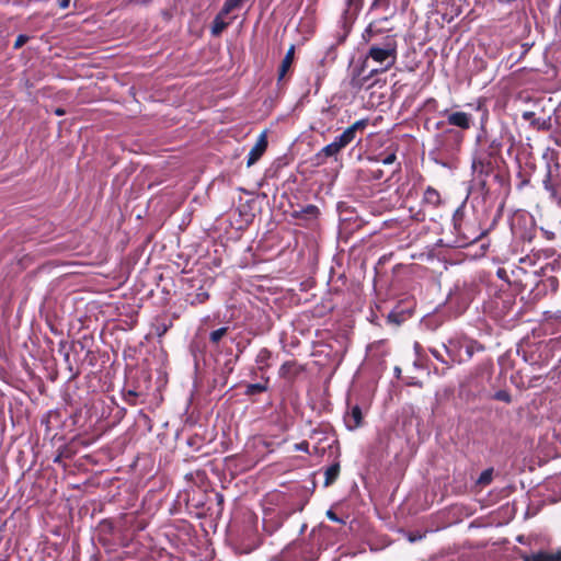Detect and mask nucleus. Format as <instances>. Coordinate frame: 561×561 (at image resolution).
<instances>
[{"label": "nucleus", "mask_w": 561, "mask_h": 561, "mask_svg": "<svg viewBox=\"0 0 561 561\" xmlns=\"http://www.w3.org/2000/svg\"><path fill=\"white\" fill-rule=\"evenodd\" d=\"M294 448H295V450H298V451L310 453L308 442H301V443L295 444Z\"/></svg>", "instance_id": "412c9836"}, {"label": "nucleus", "mask_w": 561, "mask_h": 561, "mask_svg": "<svg viewBox=\"0 0 561 561\" xmlns=\"http://www.w3.org/2000/svg\"><path fill=\"white\" fill-rule=\"evenodd\" d=\"M447 354L453 362L461 363L470 359L476 352L483 350V346L477 341H455L450 340L447 345H444Z\"/></svg>", "instance_id": "f03ea898"}, {"label": "nucleus", "mask_w": 561, "mask_h": 561, "mask_svg": "<svg viewBox=\"0 0 561 561\" xmlns=\"http://www.w3.org/2000/svg\"><path fill=\"white\" fill-rule=\"evenodd\" d=\"M424 202L432 206H438L440 204V195L435 188L427 187L424 192Z\"/></svg>", "instance_id": "9b49d317"}, {"label": "nucleus", "mask_w": 561, "mask_h": 561, "mask_svg": "<svg viewBox=\"0 0 561 561\" xmlns=\"http://www.w3.org/2000/svg\"><path fill=\"white\" fill-rule=\"evenodd\" d=\"M352 140L347 137V135L343 131L341 135L334 138L332 142L324 146L319 152L316 154V159L318 164L325 163L328 158H335L340 153L342 149L347 147Z\"/></svg>", "instance_id": "7ed1b4c3"}, {"label": "nucleus", "mask_w": 561, "mask_h": 561, "mask_svg": "<svg viewBox=\"0 0 561 561\" xmlns=\"http://www.w3.org/2000/svg\"><path fill=\"white\" fill-rule=\"evenodd\" d=\"M68 5H69V0H62V1L60 2V7H61L62 9L68 8Z\"/></svg>", "instance_id": "cd10ccee"}, {"label": "nucleus", "mask_w": 561, "mask_h": 561, "mask_svg": "<svg viewBox=\"0 0 561 561\" xmlns=\"http://www.w3.org/2000/svg\"><path fill=\"white\" fill-rule=\"evenodd\" d=\"M380 176H381V172H380V171H379V172H376V178H377V179H380Z\"/></svg>", "instance_id": "7c9ffc66"}, {"label": "nucleus", "mask_w": 561, "mask_h": 561, "mask_svg": "<svg viewBox=\"0 0 561 561\" xmlns=\"http://www.w3.org/2000/svg\"><path fill=\"white\" fill-rule=\"evenodd\" d=\"M294 54H295V46L291 45L289 47V49L287 50V53L280 64V67L278 70V81L283 80V78L286 76L287 71L289 70V68L293 64V60H294Z\"/></svg>", "instance_id": "6e6552de"}, {"label": "nucleus", "mask_w": 561, "mask_h": 561, "mask_svg": "<svg viewBox=\"0 0 561 561\" xmlns=\"http://www.w3.org/2000/svg\"><path fill=\"white\" fill-rule=\"evenodd\" d=\"M380 176H381V172H380V171H379V172H376V178H377V179H380Z\"/></svg>", "instance_id": "2f4dec72"}, {"label": "nucleus", "mask_w": 561, "mask_h": 561, "mask_svg": "<svg viewBox=\"0 0 561 561\" xmlns=\"http://www.w3.org/2000/svg\"><path fill=\"white\" fill-rule=\"evenodd\" d=\"M225 15L226 14H221V12H219V14L215 18L211 26L213 35H219L228 26V22L224 21Z\"/></svg>", "instance_id": "ddd939ff"}, {"label": "nucleus", "mask_w": 561, "mask_h": 561, "mask_svg": "<svg viewBox=\"0 0 561 561\" xmlns=\"http://www.w3.org/2000/svg\"><path fill=\"white\" fill-rule=\"evenodd\" d=\"M300 213L307 218H316L319 214V209L314 205H308L307 207L302 208Z\"/></svg>", "instance_id": "f3484780"}, {"label": "nucleus", "mask_w": 561, "mask_h": 561, "mask_svg": "<svg viewBox=\"0 0 561 561\" xmlns=\"http://www.w3.org/2000/svg\"><path fill=\"white\" fill-rule=\"evenodd\" d=\"M207 298H208V294H207V293H201V294H197V296H196V300H197L198 302H203V301H205Z\"/></svg>", "instance_id": "a878e982"}, {"label": "nucleus", "mask_w": 561, "mask_h": 561, "mask_svg": "<svg viewBox=\"0 0 561 561\" xmlns=\"http://www.w3.org/2000/svg\"><path fill=\"white\" fill-rule=\"evenodd\" d=\"M287 366H288V364H287V363H286V364H283V366H282V370H285V369L287 368Z\"/></svg>", "instance_id": "473e14b6"}, {"label": "nucleus", "mask_w": 561, "mask_h": 561, "mask_svg": "<svg viewBox=\"0 0 561 561\" xmlns=\"http://www.w3.org/2000/svg\"><path fill=\"white\" fill-rule=\"evenodd\" d=\"M243 3L239 0H227L221 9V14H229L231 11L240 8Z\"/></svg>", "instance_id": "4468645a"}, {"label": "nucleus", "mask_w": 561, "mask_h": 561, "mask_svg": "<svg viewBox=\"0 0 561 561\" xmlns=\"http://www.w3.org/2000/svg\"><path fill=\"white\" fill-rule=\"evenodd\" d=\"M339 473H340V465L339 463H334V465L328 467L324 471V476H325L324 485L328 486L331 483H333L335 481V479L337 478Z\"/></svg>", "instance_id": "f8f14e48"}, {"label": "nucleus", "mask_w": 561, "mask_h": 561, "mask_svg": "<svg viewBox=\"0 0 561 561\" xmlns=\"http://www.w3.org/2000/svg\"><path fill=\"white\" fill-rule=\"evenodd\" d=\"M266 148H267L266 134L262 133L259 136L255 145L252 147V149L249 152L247 165L248 167L253 165L262 157V154L265 152Z\"/></svg>", "instance_id": "39448f33"}, {"label": "nucleus", "mask_w": 561, "mask_h": 561, "mask_svg": "<svg viewBox=\"0 0 561 561\" xmlns=\"http://www.w3.org/2000/svg\"><path fill=\"white\" fill-rule=\"evenodd\" d=\"M369 124L368 118H362L356 121L353 125L347 127L344 133L347 135V137L353 141L356 137L357 131H363Z\"/></svg>", "instance_id": "1a4fd4ad"}, {"label": "nucleus", "mask_w": 561, "mask_h": 561, "mask_svg": "<svg viewBox=\"0 0 561 561\" xmlns=\"http://www.w3.org/2000/svg\"><path fill=\"white\" fill-rule=\"evenodd\" d=\"M265 389H266V387L264 385L251 383L248 386L247 393L253 394V393H257V392H263V391H265Z\"/></svg>", "instance_id": "6ab92c4d"}, {"label": "nucleus", "mask_w": 561, "mask_h": 561, "mask_svg": "<svg viewBox=\"0 0 561 561\" xmlns=\"http://www.w3.org/2000/svg\"><path fill=\"white\" fill-rule=\"evenodd\" d=\"M559 500H561V495H560V496H558V497H553V499H552V501H553V502H557V501H559Z\"/></svg>", "instance_id": "72a5a7b5"}, {"label": "nucleus", "mask_w": 561, "mask_h": 561, "mask_svg": "<svg viewBox=\"0 0 561 561\" xmlns=\"http://www.w3.org/2000/svg\"><path fill=\"white\" fill-rule=\"evenodd\" d=\"M327 516H328V518H329V519H331L332 522H335V523H342V520H341V519L336 516V514H335L333 511H331V510H329V511L327 512Z\"/></svg>", "instance_id": "b1692460"}, {"label": "nucleus", "mask_w": 561, "mask_h": 561, "mask_svg": "<svg viewBox=\"0 0 561 561\" xmlns=\"http://www.w3.org/2000/svg\"><path fill=\"white\" fill-rule=\"evenodd\" d=\"M227 327L219 328L210 333L209 339L213 343H218L227 334Z\"/></svg>", "instance_id": "2eb2a0df"}, {"label": "nucleus", "mask_w": 561, "mask_h": 561, "mask_svg": "<svg viewBox=\"0 0 561 561\" xmlns=\"http://www.w3.org/2000/svg\"><path fill=\"white\" fill-rule=\"evenodd\" d=\"M552 483L554 484H561V478H557L556 480H553L552 482H549V485H551Z\"/></svg>", "instance_id": "c85d7f7f"}, {"label": "nucleus", "mask_w": 561, "mask_h": 561, "mask_svg": "<svg viewBox=\"0 0 561 561\" xmlns=\"http://www.w3.org/2000/svg\"><path fill=\"white\" fill-rule=\"evenodd\" d=\"M396 159H397L396 153L391 152V153L387 154L385 158L380 159V162L385 165H390V164L394 163ZM374 160L379 161V159H377V158H374Z\"/></svg>", "instance_id": "aec40b11"}, {"label": "nucleus", "mask_w": 561, "mask_h": 561, "mask_svg": "<svg viewBox=\"0 0 561 561\" xmlns=\"http://www.w3.org/2000/svg\"><path fill=\"white\" fill-rule=\"evenodd\" d=\"M56 114H57V115H62V114H64V111H62V110H60V108H58V110L56 111Z\"/></svg>", "instance_id": "c756f323"}, {"label": "nucleus", "mask_w": 561, "mask_h": 561, "mask_svg": "<svg viewBox=\"0 0 561 561\" xmlns=\"http://www.w3.org/2000/svg\"><path fill=\"white\" fill-rule=\"evenodd\" d=\"M447 117V123L451 126L459 127L461 129H469L473 124V117L471 114L466 112H448L444 113Z\"/></svg>", "instance_id": "20e7f679"}, {"label": "nucleus", "mask_w": 561, "mask_h": 561, "mask_svg": "<svg viewBox=\"0 0 561 561\" xmlns=\"http://www.w3.org/2000/svg\"><path fill=\"white\" fill-rule=\"evenodd\" d=\"M362 411L359 407L355 405L345 416V424L347 428L355 430L362 424Z\"/></svg>", "instance_id": "0eeeda50"}, {"label": "nucleus", "mask_w": 561, "mask_h": 561, "mask_svg": "<svg viewBox=\"0 0 561 561\" xmlns=\"http://www.w3.org/2000/svg\"><path fill=\"white\" fill-rule=\"evenodd\" d=\"M271 358V352L267 348H262L256 355V363L260 365L267 366V362Z\"/></svg>", "instance_id": "dca6fc26"}, {"label": "nucleus", "mask_w": 561, "mask_h": 561, "mask_svg": "<svg viewBox=\"0 0 561 561\" xmlns=\"http://www.w3.org/2000/svg\"><path fill=\"white\" fill-rule=\"evenodd\" d=\"M26 41H27V36H25V35L18 36V38L14 43V47L15 48L21 47L22 45H24L26 43Z\"/></svg>", "instance_id": "4be33fe9"}, {"label": "nucleus", "mask_w": 561, "mask_h": 561, "mask_svg": "<svg viewBox=\"0 0 561 561\" xmlns=\"http://www.w3.org/2000/svg\"><path fill=\"white\" fill-rule=\"evenodd\" d=\"M524 561H561V550L556 554L539 552L530 557H526Z\"/></svg>", "instance_id": "9d476101"}, {"label": "nucleus", "mask_w": 561, "mask_h": 561, "mask_svg": "<svg viewBox=\"0 0 561 561\" xmlns=\"http://www.w3.org/2000/svg\"><path fill=\"white\" fill-rule=\"evenodd\" d=\"M492 474H493L492 469H486V470H484V471L480 474V477H479V479H478V483H479V484H482V485H486V484H489V483L492 481Z\"/></svg>", "instance_id": "a211bd4d"}, {"label": "nucleus", "mask_w": 561, "mask_h": 561, "mask_svg": "<svg viewBox=\"0 0 561 561\" xmlns=\"http://www.w3.org/2000/svg\"><path fill=\"white\" fill-rule=\"evenodd\" d=\"M495 398L505 402H510L511 398L507 392L500 391L495 394Z\"/></svg>", "instance_id": "5701e85b"}, {"label": "nucleus", "mask_w": 561, "mask_h": 561, "mask_svg": "<svg viewBox=\"0 0 561 561\" xmlns=\"http://www.w3.org/2000/svg\"><path fill=\"white\" fill-rule=\"evenodd\" d=\"M373 33V27L371 26H368L364 34H363V37L365 41H369L370 39V34Z\"/></svg>", "instance_id": "393cba45"}, {"label": "nucleus", "mask_w": 561, "mask_h": 561, "mask_svg": "<svg viewBox=\"0 0 561 561\" xmlns=\"http://www.w3.org/2000/svg\"><path fill=\"white\" fill-rule=\"evenodd\" d=\"M311 438L316 440L313 446V454L323 455L328 447L335 442L333 438H329L322 432L314 431L311 435Z\"/></svg>", "instance_id": "423d86ee"}, {"label": "nucleus", "mask_w": 561, "mask_h": 561, "mask_svg": "<svg viewBox=\"0 0 561 561\" xmlns=\"http://www.w3.org/2000/svg\"><path fill=\"white\" fill-rule=\"evenodd\" d=\"M397 41L394 36L388 35L380 43L370 45L366 58L379 65L369 72V77L389 70L397 61Z\"/></svg>", "instance_id": "f257e3e1"}, {"label": "nucleus", "mask_w": 561, "mask_h": 561, "mask_svg": "<svg viewBox=\"0 0 561 561\" xmlns=\"http://www.w3.org/2000/svg\"><path fill=\"white\" fill-rule=\"evenodd\" d=\"M431 353H432V355H433L436 359H438V360H440V362H444V359L442 358V356H440V354H439V352H438L437 350H431Z\"/></svg>", "instance_id": "bb28decb"}]
</instances>
